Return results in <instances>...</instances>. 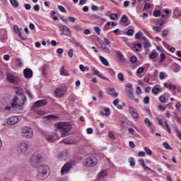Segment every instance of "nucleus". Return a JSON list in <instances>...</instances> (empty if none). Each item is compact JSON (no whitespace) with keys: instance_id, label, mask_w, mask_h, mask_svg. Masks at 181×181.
Segmentation results:
<instances>
[{"instance_id":"48","label":"nucleus","mask_w":181,"mask_h":181,"mask_svg":"<svg viewBox=\"0 0 181 181\" xmlns=\"http://www.w3.org/2000/svg\"><path fill=\"white\" fill-rule=\"evenodd\" d=\"M153 16H154L156 18H158V16H160V11H159V10H156V11H154V12H153Z\"/></svg>"},{"instance_id":"62","label":"nucleus","mask_w":181,"mask_h":181,"mask_svg":"<svg viewBox=\"0 0 181 181\" xmlns=\"http://www.w3.org/2000/svg\"><path fill=\"white\" fill-rule=\"evenodd\" d=\"M68 56L69 57H73L74 54H73V49H71L68 51Z\"/></svg>"},{"instance_id":"18","label":"nucleus","mask_w":181,"mask_h":181,"mask_svg":"<svg viewBox=\"0 0 181 181\" xmlns=\"http://www.w3.org/2000/svg\"><path fill=\"white\" fill-rule=\"evenodd\" d=\"M59 73L61 76H70V74H69V71L64 69V66H62L60 68Z\"/></svg>"},{"instance_id":"42","label":"nucleus","mask_w":181,"mask_h":181,"mask_svg":"<svg viewBox=\"0 0 181 181\" xmlns=\"http://www.w3.org/2000/svg\"><path fill=\"white\" fill-rule=\"evenodd\" d=\"M107 71L112 77H115V71H114V69L109 68L107 69Z\"/></svg>"},{"instance_id":"63","label":"nucleus","mask_w":181,"mask_h":181,"mask_svg":"<svg viewBox=\"0 0 181 181\" xmlns=\"http://www.w3.org/2000/svg\"><path fill=\"white\" fill-rule=\"evenodd\" d=\"M138 156H140L141 158H144L145 156V152L144 151H140L138 153Z\"/></svg>"},{"instance_id":"1","label":"nucleus","mask_w":181,"mask_h":181,"mask_svg":"<svg viewBox=\"0 0 181 181\" xmlns=\"http://www.w3.org/2000/svg\"><path fill=\"white\" fill-rule=\"evenodd\" d=\"M50 176V168L46 165H40L37 168V178L39 180H45Z\"/></svg>"},{"instance_id":"51","label":"nucleus","mask_w":181,"mask_h":181,"mask_svg":"<svg viewBox=\"0 0 181 181\" xmlns=\"http://www.w3.org/2000/svg\"><path fill=\"white\" fill-rule=\"evenodd\" d=\"M58 9H59L61 12H64V13H66V12H67V11L66 10V8H64V7H63V6H58Z\"/></svg>"},{"instance_id":"13","label":"nucleus","mask_w":181,"mask_h":181,"mask_svg":"<svg viewBox=\"0 0 181 181\" xmlns=\"http://www.w3.org/2000/svg\"><path fill=\"white\" fill-rule=\"evenodd\" d=\"M47 105V101H46V100H40L34 103L33 107H35V108H39V107H44V105Z\"/></svg>"},{"instance_id":"56","label":"nucleus","mask_w":181,"mask_h":181,"mask_svg":"<svg viewBox=\"0 0 181 181\" xmlns=\"http://www.w3.org/2000/svg\"><path fill=\"white\" fill-rule=\"evenodd\" d=\"M111 25V22L108 21L106 25L104 26L103 28V30H108V29H110L108 28V26H110Z\"/></svg>"},{"instance_id":"2","label":"nucleus","mask_w":181,"mask_h":181,"mask_svg":"<svg viewBox=\"0 0 181 181\" xmlns=\"http://www.w3.org/2000/svg\"><path fill=\"white\" fill-rule=\"evenodd\" d=\"M56 125L57 131L61 134V136H67V134L71 131V124L69 122H61Z\"/></svg>"},{"instance_id":"33","label":"nucleus","mask_w":181,"mask_h":181,"mask_svg":"<svg viewBox=\"0 0 181 181\" xmlns=\"http://www.w3.org/2000/svg\"><path fill=\"white\" fill-rule=\"evenodd\" d=\"M160 63H163L166 59V54L165 53H161L160 55Z\"/></svg>"},{"instance_id":"6","label":"nucleus","mask_w":181,"mask_h":181,"mask_svg":"<svg viewBox=\"0 0 181 181\" xmlns=\"http://www.w3.org/2000/svg\"><path fill=\"white\" fill-rule=\"evenodd\" d=\"M22 134H23V136L24 138H26L27 139H30L32 138H33V129H32V127L25 126V127H23L22 128Z\"/></svg>"},{"instance_id":"22","label":"nucleus","mask_w":181,"mask_h":181,"mask_svg":"<svg viewBox=\"0 0 181 181\" xmlns=\"http://www.w3.org/2000/svg\"><path fill=\"white\" fill-rule=\"evenodd\" d=\"M99 59H100L101 63H103V64H104V66L110 65V64L108 63V60H107L105 58H104V57L100 56V57H99Z\"/></svg>"},{"instance_id":"57","label":"nucleus","mask_w":181,"mask_h":181,"mask_svg":"<svg viewBox=\"0 0 181 181\" xmlns=\"http://www.w3.org/2000/svg\"><path fill=\"white\" fill-rule=\"evenodd\" d=\"M94 30L98 35H100V33H101V29L99 28V27H94Z\"/></svg>"},{"instance_id":"35","label":"nucleus","mask_w":181,"mask_h":181,"mask_svg":"<svg viewBox=\"0 0 181 181\" xmlns=\"http://www.w3.org/2000/svg\"><path fill=\"white\" fill-rule=\"evenodd\" d=\"M144 9H150L152 5L150 3L146 2V1H144Z\"/></svg>"},{"instance_id":"29","label":"nucleus","mask_w":181,"mask_h":181,"mask_svg":"<svg viewBox=\"0 0 181 181\" xmlns=\"http://www.w3.org/2000/svg\"><path fill=\"white\" fill-rule=\"evenodd\" d=\"M98 176L100 178L105 177L107 176V170H102L99 173Z\"/></svg>"},{"instance_id":"49","label":"nucleus","mask_w":181,"mask_h":181,"mask_svg":"<svg viewBox=\"0 0 181 181\" xmlns=\"http://www.w3.org/2000/svg\"><path fill=\"white\" fill-rule=\"evenodd\" d=\"M149 100H150V98H149V95H146L144 98V104H148L149 103Z\"/></svg>"},{"instance_id":"7","label":"nucleus","mask_w":181,"mask_h":181,"mask_svg":"<svg viewBox=\"0 0 181 181\" xmlns=\"http://www.w3.org/2000/svg\"><path fill=\"white\" fill-rule=\"evenodd\" d=\"M59 30H61L62 36H67V37H71V30L67 26L64 25L59 24Z\"/></svg>"},{"instance_id":"16","label":"nucleus","mask_w":181,"mask_h":181,"mask_svg":"<svg viewBox=\"0 0 181 181\" xmlns=\"http://www.w3.org/2000/svg\"><path fill=\"white\" fill-rule=\"evenodd\" d=\"M54 95L56 97H63L64 95V90L63 88H57L54 91Z\"/></svg>"},{"instance_id":"17","label":"nucleus","mask_w":181,"mask_h":181,"mask_svg":"<svg viewBox=\"0 0 181 181\" xmlns=\"http://www.w3.org/2000/svg\"><path fill=\"white\" fill-rule=\"evenodd\" d=\"M107 94L110 95H112V97H114V98H116V97H118V93L115 92V88H110L107 90Z\"/></svg>"},{"instance_id":"61","label":"nucleus","mask_w":181,"mask_h":181,"mask_svg":"<svg viewBox=\"0 0 181 181\" xmlns=\"http://www.w3.org/2000/svg\"><path fill=\"white\" fill-rule=\"evenodd\" d=\"M34 11L39 12V11H40V6H39V4L34 6Z\"/></svg>"},{"instance_id":"32","label":"nucleus","mask_w":181,"mask_h":181,"mask_svg":"<svg viewBox=\"0 0 181 181\" xmlns=\"http://www.w3.org/2000/svg\"><path fill=\"white\" fill-rule=\"evenodd\" d=\"M168 77V75L165 72H160L159 75L160 80H165Z\"/></svg>"},{"instance_id":"31","label":"nucleus","mask_w":181,"mask_h":181,"mask_svg":"<svg viewBox=\"0 0 181 181\" xmlns=\"http://www.w3.org/2000/svg\"><path fill=\"white\" fill-rule=\"evenodd\" d=\"M118 59H119V62H122V63L125 62V61L127 60L125 59V57L122 55V54H121V53L118 54Z\"/></svg>"},{"instance_id":"40","label":"nucleus","mask_w":181,"mask_h":181,"mask_svg":"<svg viewBox=\"0 0 181 181\" xmlns=\"http://www.w3.org/2000/svg\"><path fill=\"white\" fill-rule=\"evenodd\" d=\"M117 78L119 80V81H124V74L122 73H119L117 75Z\"/></svg>"},{"instance_id":"58","label":"nucleus","mask_w":181,"mask_h":181,"mask_svg":"<svg viewBox=\"0 0 181 181\" xmlns=\"http://www.w3.org/2000/svg\"><path fill=\"white\" fill-rule=\"evenodd\" d=\"M144 67H139V68L137 69L136 73H137L138 74H142V73H144Z\"/></svg>"},{"instance_id":"36","label":"nucleus","mask_w":181,"mask_h":181,"mask_svg":"<svg viewBox=\"0 0 181 181\" xmlns=\"http://www.w3.org/2000/svg\"><path fill=\"white\" fill-rule=\"evenodd\" d=\"M138 60V58H136V56L133 55L130 57V62L135 64L136 63V61Z\"/></svg>"},{"instance_id":"11","label":"nucleus","mask_w":181,"mask_h":181,"mask_svg":"<svg viewBox=\"0 0 181 181\" xmlns=\"http://www.w3.org/2000/svg\"><path fill=\"white\" fill-rule=\"evenodd\" d=\"M70 169H71V164L70 163H66L62 167V168L61 170V173L62 175H64L66 173H69V172L70 171Z\"/></svg>"},{"instance_id":"9","label":"nucleus","mask_w":181,"mask_h":181,"mask_svg":"<svg viewBox=\"0 0 181 181\" xmlns=\"http://www.w3.org/2000/svg\"><path fill=\"white\" fill-rule=\"evenodd\" d=\"M129 112L131 114L135 121H138V119H139V115L136 112V109H135L134 107H129Z\"/></svg>"},{"instance_id":"3","label":"nucleus","mask_w":181,"mask_h":181,"mask_svg":"<svg viewBox=\"0 0 181 181\" xmlns=\"http://www.w3.org/2000/svg\"><path fill=\"white\" fill-rule=\"evenodd\" d=\"M97 163H98V159L94 156H90L85 158L83 161V166H86V168H93L97 165Z\"/></svg>"},{"instance_id":"24","label":"nucleus","mask_w":181,"mask_h":181,"mask_svg":"<svg viewBox=\"0 0 181 181\" xmlns=\"http://www.w3.org/2000/svg\"><path fill=\"white\" fill-rule=\"evenodd\" d=\"M11 4L12 5L13 8H18L19 7V2L18 0H10Z\"/></svg>"},{"instance_id":"41","label":"nucleus","mask_w":181,"mask_h":181,"mask_svg":"<svg viewBox=\"0 0 181 181\" xmlns=\"http://www.w3.org/2000/svg\"><path fill=\"white\" fill-rule=\"evenodd\" d=\"M45 139L48 142H52L54 139V137L52 135H48L45 136Z\"/></svg>"},{"instance_id":"52","label":"nucleus","mask_w":181,"mask_h":181,"mask_svg":"<svg viewBox=\"0 0 181 181\" xmlns=\"http://www.w3.org/2000/svg\"><path fill=\"white\" fill-rule=\"evenodd\" d=\"M105 46H110L111 45V42H110V40L107 38H104V42Z\"/></svg>"},{"instance_id":"5","label":"nucleus","mask_w":181,"mask_h":181,"mask_svg":"<svg viewBox=\"0 0 181 181\" xmlns=\"http://www.w3.org/2000/svg\"><path fill=\"white\" fill-rule=\"evenodd\" d=\"M6 80L10 84H14L15 86H18L19 83H21V78L18 76H13V74L7 72L6 74Z\"/></svg>"},{"instance_id":"27","label":"nucleus","mask_w":181,"mask_h":181,"mask_svg":"<svg viewBox=\"0 0 181 181\" xmlns=\"http://www.w3.org/2000/svg\"><path fill=\"white\" fill-rule=\"evenodd\" d=\"M153 30H154V32H156V33H159V32H160V30H162L163 28L160 26H153L152 28Z\"/></svg>"},{"instance_id":"53","label":"nucleus","mask_w":181,"mask_h":181,"mask_svg":"<svg viewBox=\"0 0 181 181\" xmlns=\"http://www.w3.org/2000/svg\"><path fill=\"white\" fill-rule=\"evenodd\" d=\"M127 36H132L134 35V30L129 29L127 32Z\"/></svg>"},{"instance_id":"50","label":"nucleus","mask_w":181,"mask_h":181,"mask_svg":"<svg viewBox=\"0 0 181 181\" xmlns=\"http://www.w3.org/2000/svg\"><path fill=\"white\" fill-rule=\"evenodd\" d=\"M25 93L28 95L29 98L30 99L33 98V95H32V93L30 92V90H29L28 89H26Z\"/></svg>"},{"instance_id":"55","label":"nucleus","mask_w":181,"mask_h":181,"mask_svg":"<svg viewBox=\"0 0 181 181\" xmlns=\"http://www.w3.org/2000/svg\"><path fill=\"white\" fill-rule=\"evenodd\" d=\"M68 100H69V101H76V96L74 95H71L69 98Z\"/></svg>"},{"instance_id":"44","label":"nucleus","mask_w":181,"mask_h":181,"mask_svg":"<svg viewBox=\"0 0 181 181\" xmlns=\"http://www.w3.org/2000/svg\"><path fill=\"white\" fill-rule=\"evenodd\" d=\"M45 118L46 119H56L57 117L53 115H49L45 116Z\"/></svg>"},{"instance_id":"19","label":"nucleus","mask_w":181,"mask_h":181,"mask_svg":"<svg viewBox=\"0 0 181 181\" xmlns=\"http://www.w3.org/2000/svg\"><path fill=\"white\" fill-rule=\"evenodd\" d=\"M62 144H65V145H76L77 144V142L74 141H70V140H66L64 139L62 141H61Z\"/></svg>"},{"instance_id":"15","label":"nucleus","mask_w":181,"mask_h":181,"mask_svg":"<svg viewBox=\"0 0 181 181\" xmlns=\"http://www.w3.org/2000/svg\"><path fill=\"white\" fill-rule=\"evenodd\" d=\"M13 30L16 33H18V37H21L22 40H26V36H22V33H21V30L18 25L13 26Z\"/></svg>"},{"instance_id":"26","label":"nucleus","mask_w":181,"mask_h":181,"mask_svg":"<svg viewBox=\"0 0 181 181\" xmlns=\"http://www.w3.org/2000/svg\"><path fill=\"white\" fill-rule=\"evenodd\" d=\"M127 94H128V97L129 98H131V100H134V90H132V89H129L128 91H127Z\"/></svg>"},{"instance_id":"23","label":"nucleus","mask_w":181,"mask_h":181,"mask_svg":"<svg viewBox=\"0 0 181 181\" xmlns=\"http://www.w3.org/2000/svg\"><path fill=\"white\" fill-rule=\"evenodd\" d=\"M151 93H153V94H154V95H158V94H159V93H160V88L156 87V86H155V87L152 89Z\"/></svg>"},{"instance_id":"47","label":"nucleus","mask_w":181,"mask_h":181,"mask_svg":"<svg viewBox=\"0 0 181 181\" xmlns=\"http://www.w3.org/2000/svg\"><path fill=\"white\" fill-rule=\"evenodd\" d=\"M144 151H145V152H146V153L147 155H149V156L152 155V151H151V150L149 149V148H148V147H144Z\"/></svg>"},{"instance_id":"14","label":"nucleus","mask_w":181,"mask_h":181,"mask_svg":"<svg viewBox=\"0 0 181 181\" xmlns=\"http://www.w3.org/2000/svg\"><path fill=\"white\" fill-rule=\"evenodd\" d=\"M92 71H93V74L95 76H98V77H100V78H102V80H106V81H110V79H108L107 77L103 76V74L100 73L97 69H93Z\"/></svg>"},{"instance_id":"39","label":"nucleus","mask_w":181,"mask_h":181,"mask_svg":"<svg viewBox=\"0 0 181 181\" xmlns=\"http://www.w3.org/2000/svg\"><path fill=\"white\" fill-rule=\"evenodd\" d=\"M156 57H158V54H156V52H153L149 54V59H151V60H153V59H156Z\"/></svg>"},{"instance_id":"12","label":"nucleus","mask_w":181,"mask_h":181,"mask_svg":"<svg viewBox=\"0 0 181 181\" xmlns=\"http://www.w3.org/2000/svg\"><path fill=\"white\" fill-rule=\"evenodd\" d=\"M19 121V119L18 117H11L7 119V124L8 125H15L16 124H18V122Z\"/></svg>"},{"instance_id":"46","label":"nucleus","mask_w":181,"mask_h":181,"mask_svg":"<svg viewBox=\"0 0 181 181\" xmlns=\"http://www.w3.org/2000/svg\"><path fill=\"white\" fill-rule=\"evenodd\" d=\"M129 163H130V166H135V161L134 160V158H129Z\"/></svg>"},{"instance_id":"59","label":"nucleus","mask_w":181,"mask_h":181,"mask_svg":"<svg viewBox=\"0 0 181 181\" xmlns=\"http://www.w3.org/2000/svg\"><path fill=\"white\" fill-rule=\"evenodd\" d=\"M24 8H25L27 11H30V8H32V6H31L30 4H24Z\"/></svg>"},{"instance_id":"8","label":"nucleus","mask_w":181,"mask_h":181,"mask_svg":"<svg viewBox=\"0 0 181 181\" xmlns=\"http://www.w3.org/2000/svg\"><path fill=\"white\" fill-rule=\"evenodd\" d=\"M18 151L21 153H26L29 151V144L28 141H23L18 144Z\"/></svg>"},{"instance_id":"38","label":"nucleus","mask_w":181,"mask_h":181,"mask_svg":"<svg viewBox=\"0 0 181 181\" xmlns=\"http://www.w3.org/2000/svg\"><path fill=\"white\" fill-rule=\"evenodd\" d=\"M118 18V15L117 13H112L110 15V19L112 21H115V19Z\"/></svg>"},{"instance_id":"28","label":"nucleus","mask_w":181,"mask_h":181,"mask_svg":"<svg viewBox=\"0 0 181 181\" xmlns=\"http://www.w3.org/2000/svg\"><path fill=\"white\" fill-rule=\"evenodd\" d=\"M163 146L165 148V149H167L168 151H172L173 148L170 147V145L168 144V142H164L163 144Z\"/></svg>"},{"instance_id":"21","label":"nucleus","mask_w":181,"mask_h":181,"mask_svg":"<svg viewBox=\"0 0 181 181\" xmlns=\"http://www.w3.org/2000/svg\"><path fill=\"white\" fill-rule=\"evenodd\" d=\"M104 111H105V112L103 111L100 112L101 115H105L106 117H108V116H110V114H111L110 112V108H108V107H105Z\"/></svg>"},{"instance_id":"43","label":"nucleus","mask_w":181,"mask_h":181,"mask_svg":"<svg viewBox=\"0 0 181 181\" xmlns=\"http://www.w3.org/2000/svg\"><path fill=\"white\" fill-rule=\"evenodd\" d=\"M16 64L18 67H22V60L19 58H17L16 60Z\"/></svg>"},{"instance_id":"45","label":"nucleus","mask_w":181,"mask_h":181,"mask_svg":"<svg viewBox=\"0 0 181 181\" xmlns=\"http://www.w3.org/2000/svg\"><path fill=\"white\" fill-rule=\"evenodd\" d=\"M144 124H146L148 127H151L152 125V122H151L148 118H146L144 119Z\"/></svg>"},{"instance_id":"37","label":"nucleus","mask_w":181,"mask_h":181,"mask_svg":"<svg viewBox=\"0 0 181 181\" xmlns=\"http://www.w3.org/2000/svg\"><path fill=\"white\" fill-rule=\"evenodd\" d=\"M127 21L128 17L126 15H123L121 18V22H122V23H127Z\"/></svg>"},{"instance_id":"25","label":"nucleus","mask_w":181,"mask_h":181,"mask_svg":"<svg viewBox=\"0 0 181 181\" xmlns=\"http://www.w3.org/2000/svg\"><path fill=\"white\" fill-rule=\"evenodd\" d=\"M101 48L103 49V51L105 52V53H110V52L109 48L107 47V45H105V43H102L101 44Z\"/></svg>"},{"instance_id":"20","label":"nucleus","mask_w":181,"mask_h":181,"mask_svg":"<svg viewBox=\"0 0 181 181\" xmlns=\"http://www.w3.org/2000/svg\"><path fill=\"white\" fill-rule=\"evenodd\" d=\"M164 87L169 88V90H175L176 86L172 85V83H164Z\"/></svg>"},{"instance_id":"64","label":"nucleus","mask_w":181,"mask_h":181,"mask_svg":"<svg viewBox=\"0 0 181 181\" xmlns=\"http://www.w3.org/2000/svg\"><path fill=\"white\" fill-rule=\"evenodd\" d=\"M162 43H163V46H165L168 49H169V47H170V45H169V44L168 42H166L165 41H162Z\"/></svg>"},{"instance_id":"54","label":"nucleus","mask_w":181,"mask_h":181,"mask_svg":"<svg viewBox=\"0 0 181 181\" xmlns=\"http://www.w3.org/2000/svg\"><path fill=\"white\" fill-rule=\"evenodd\" d=\"M159 100L160 103H165L166 101V97H165V95H161L159 97Z\"/></svg>"},{"instance_id":"30","label":"nucleus","mask_w":181,"mask_h":181,"mask_svg":"<svg viewBox=\"0 0 181 181\" xmlns=\"http://www.w3.org/2000/svg\"><path fill=\"white\" fill-rule=\"evenodd\" d=\"M17 101H18V97L15 96L13 99V103H11V107L13 108H15V107L18 105V104H16Z\"/></svg>"},{"instance_id":"60","label":"nucleus","mask_w":181,"mask_h":181,"mask_svg":"<svg viewBox=\"0 0 181 181\" xmlns=\"http://www.w3.org/2000/svg\"><path fill=\"white\" fill-rule=\"evenodd\" d=\"M74 29H75V30H77L78 32H80L82 30L81 26L80 25H74Z\"/></svg>"},{"instance_id":"10","label":"nucleus","mask_w":181,"mask_h":181,"mask_svg":"<svg viewBox=\"0 0 181 181\" xmlns=\"http://www.w3.org/2000/svg\"><path fill=\"white\" fill-rule=\"evenodd\" d=\"M23 76L25 78H32L33 77V71L29 68H26L23 70Z\"/></svg>"},{"instance_id":"4","label":"nucleus","mask_w":181,"mask_h":181,"mask_svg":"<svg viewBox=\"0 0 181 181\" xmlns=\"http://www.w3.org/2000/svg\"><path fill=\"white\" fill-rule=\"evenodd\" d=\"M42 160V155L35 153L30 158V163L34 168H37Z\"/></svg>"},{"instance_id":"34","label":"nucleus","mask_w":181,"mask_h":181,"mask_svg":"<svg viewBox=\"0 0 181 181\" xmlns=\"http://www.w3.org/2000/svg\"><path fill=\"white\" fill-rule=\"evenodd\" d=\"M161 35H162L163 37H168V35H169V30H168V29L163 30Z\"/></svg>"}]
</instances>
